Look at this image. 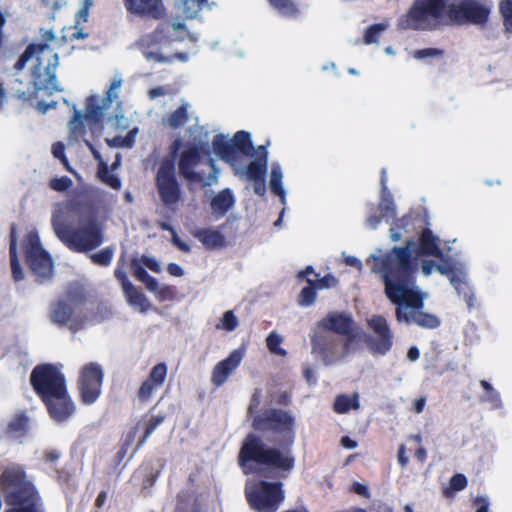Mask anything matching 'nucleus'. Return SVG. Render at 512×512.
I'll return each instance as SVG.
<instances>
[{
    "label": "nucleus",
    "mask_w": 512,
    "mask_h": 512,
    "mask_svg": "<svg viewBox=\"0 0 512 512\" xmlns=\"http://www.w3.org/2000/svg\"><path fill=\"white\" fill-rule=\"evenodd\" d=\"M413 241L405 247H393L384 255H371V271L379 274L384 283V293L396 305L395 317L399 323L416 324L426 329L440 326V319L431 313L423 312L425 294L416 287L419 268L417 259L411 256Z\"/></svg>",
    "instance_id": "f257e3e1"
},
{
    "label": "nucleus",
    "mask_w": 512,
    "mask_h": 512,
    "mask_svg": "<svg viewBox=\"0 0 512 512\" xmlns=\"http://www.w3.org/2000/svg\"><path fill=\"white\" fill-rule=\"evenodd\" d=\"M252 428L264 435L281 436L280 446L283 449L270 447L260 435L248 433L241 443L237 459L243 473L271 478V472L275 471L280 477H287L295 466V457L290 449L295 439L294 416L283 409L269 408L253 417Z\"/></svg>",
    "instance_id": "f03ea898"
},
{
    "label": "nucleus",
    "mask_w": 512,
    "mask_h": 512,
    "mask_svg": "<svg viewBox=\"0 0 512 512\" xmlns=\"http://www.w3.org/2000/svg\"><path fill=\"white\" fill-rule=\"evenodd\" d=\"M33 57L37 61L31 71L33 80L24 82L16 78L10 88L12 96L21 102L36 99L41 90H46L49 95L63 91L56 79L59 56L47 44H29L14 64V69L21 71Z\"/></svg>",
    "instance_id": "7ed1b4c3"
},
{
    "label": "nucleus",
    "mask_w": 512,
    "mask_h": 512,
    "mask_svg": "<svg viewBox=\"0 0 512 512\" xmlns=\"http://www.w3.org/2000/svg\"><path fill=\"white\" fill-rule=\"evenodd\" d=\"M51 224L57 238L73 252L87 253L104 242V226L94 216L81 221L77 228H72L61 214L54 213Z\"/></svg>",
    "instance_id": "20e7f679"
},
{
    "label": "nucleus",
    "mask_w": 512,
    "mask_h": 512,
    "mask_svg": "<svg viewBox=\"0 0 512 512\" xmlns=\"http://www.w3.org/2000/svg\"><path fill=\"white\" fill-rule=\"evenodd\" d=\"M178 173L189 185L207 188L218 182L220 170L204 144H189L179 154Z\"/></svg>",
    "instance_id": "39448f33"
},
{
    "label": "nucleus",
    "mask_w": 512,
    "mask_h": 512,
    "mask_svg": "<svg viewBox=\"0 0 512 512\" xmlns=\"http://www.w3.org/2000/svg\"><path fill=\"white\" fill-rule=\"evenodd\" d=\"M87 299L83 286L77 283L70 284L64 297L51 303L49 309L51 322L59 327H67L72 333L82 330L88 321V315L84 309Z\"/></svg>",
    "instance_id": "423d86ee"
},
{
    "label": "nucleus",
    "mask_w": 512,
    "mask_h": 512,
    "mask_svg": "<svg viewBox=\"0 0 512 512\" xmlns=\"http://www.w3.org/2000/svg\"><path fill=\"white\" fill-rule=\"evenodd\" d=\"M182 147V140L175 139L169 147V156L164 157L155 174V186L159 198L167 208H174L182 198L181 185L177 179L175 158Z\"/></svg>",
    "instance_id": "0eeeda50"
},
{
    "label": "nucleus",
    "mask_w": 512,
    "mask_h": 512,
    "mask_svg": "<svg viewBox=\"0 0 512 512\" xmlns=\"http://www.w3.org/2000/svg\"><path fill=\"white\" fill-rule=\"evenodd\" d=\"M445 0H415L397 22L400 30H433L436 22L446 16Z\"/></svg>",
    "instance_id": "6e6552de"
},
{
    "label": "nucleus",
    "mask_w": 512,
    "mask_h": 512,
    "mask_svg": "<svg viewBox=\"0 0 512 512\" xmlns=\"http://www.w3.org/2000/svg\"><path fill=\"white\" fill-rule=\"evenodd\" d=\"M0 490L6 504H16L17 500H29L38 494L33 483L28 480L24 467L20 464L7 465L0 474Z\"/></svg>",
    "instance_id": "1a4fd4ad"
},
{
    "label": "nucleus",
    "mask_w": 512,
    "mask_h": 512,
    "mask_svg": "<svg viewBox=\"0 0 512 512\" xmlns=\"http://www.w3.org/2000/svg\"><path fill=\"white\" fill-rule=\"evenodd\" d=\"M25 262L36 277V282L44 283L53 277V260L41 245L37 232L27 233L23 239Z\"/></svg>",
    "instance_id": "9d476101"
},
{
    "label": "nucleus",
    "mask_w": 512,
    "mask_h": 512,
    "mask_svg": "<svg viewBox=\"0 0 512 512\" xmlns=\"http://www.w3.org/2000/svg\"><path fill=\"white\" fill-rule=\"evenodd\" d=\"M246 498L257 512H276L285 499L283 483L258 480L246 490Z\"/></svg>",
    "instance_id": "9b49d317"
},
{
    "label": "nucleus",
    "mask_w": 512,
    "mask_h": 512,
    "mask_svg": "<svg viewBox=\"0 0 512 512\" xmlns=\"http://www.w3.org/2000/svg\"><path fill=\"white\" fill-rule=\"evenodd\" d=\"M30 384L40 400L67 389L65 375L56 365L51 363L36 365L30 374Z\"/></svg>",
    "instance_id": "f8f14e48"
},
{
    "label": "nucleus",
    "mask_w": 512,
    "mask_h": 512,
    "mask_svg": "<svg viewBox=\"0 0 512 512\" xmlns=\"http://www.w3.org/2000/svg\"><path fill=\"white\" fill-rule=\"evenodd\" d=\"M212 148L214 153L226 163L235 165L241 156H253L254 146L249 132L237 131L230 140L223 134L213 137Z\"/></svg>",
    "instance_id": "ddd939ff"
},
{
    "label": "nucleus",
    "mask_w": 512,
    "mask_h": 512,
    "mask_svg": "<svg viewBox=\"0 0 512 512\" xmlns=\"http://www.w3.org/2000/svg\"><path fill=\"white\" fill-rule=\"evenodd\" d=\"M490 9L477 0H461L448 4L446 16L454 24H484L488 21Z\"/></svg>",
    "instance_id": "4468645a"
},
{
    "label": "nucleus",
    "mask_w": 512,
    "mask_h": 512,
    "mask_svg": "<svg viewBox=\"0 0 512 512\" xmlns=\"http://www.w3.org/2000/svg\"><path fill=\"white\" fill-rule=\"evenodd\" d=\"M103 370L97 363L90 362L83 366L78 379L80 401L91 405L99 398L103 383Z\"/></svg>",
    "instance_id": "2eb2a0df"
},
{
    "label": "nucleus",
    "mask_w": 512,
    "mask_h": 512,
    "mask_svg": "<svg viewBox=\"0 0 512 512\" xmlns=\"http://www.w3.org/2000/svg\"><path fill=\"white\" fill-rule=\"evenodd\" d=\"M367 325L375 334L366 338L370 352L374 355L387 354L393 346L394 334L386 318L382 315H373L367 320Z\"/></svg>",
    "instance_id": "dca6fc26"
},
{
    "label": "nucleus",
    "mask_w": 512,
    "mask_h": 512,
    "mask_svg": "<svg viewBox=\"0 0 512 512\" xmlns=\"http://www.w3.org/2000/svg\"><path fill=\"white\" fill-rule=\"evenodd\" d=\"M186 19H179L178 17H171L161 22L154 30L152 37L158 42H182L189 39L191 42H196L197 37L190 33L185 21Z\"/></svg>",
    "instance_id": "f3484780"
},
{
    "label": "nucleus",
    "mask_w": 512,
    "mask_h": 512,
    "mask_svg": "<svg viewBox=\"0 0 512 512\" xmlns=\"http://www.w3.org/2000/svg\"><path fill=\"white\" fill-rule=\"evenodd\" d=\"M41 401L49 417L56 423L67 422L76 412V405L68 388Z\"/></svg>",
    "instance_id": "a211bd4d"
},
{
    "label": "nucleus",
    "mask_w": 512,
    "mask_h": 512,
    "mask_svg": "<svg viewBox=\"0 0 512 512\" xmlns=\"http://www.w3.org/2000/svg\"><path fill=\"white\" fill-rule=\"evenodd\" d=\"M114 276L120 282L129 305L138 308L142 313L147 312L151 307L149 300L145 294L129 280L126 271L120 266V263H118L114 270Z\"/></svg>",
    "instance_id": "6ab92c4d"
},
{
    "label": "nucleus",
    "mask_w": 512,
    "mask_h": 512,
    "mask_svg": "<svg viewBox=\"0 0 512 512\" xmlns=\"http://www.w3.org/2000/svg\"><path fill=\"white\" fill-rule=\"evenodd\" d=\"M114 276L120 282L129 305L138 308L142 313L147 312L151 307L149 300L145 294L129 280L126 271L120 266V263H118L114 270Z\"/></svg>",
    "instance_id": "aec40b11"
},
{
    "label": "nucleus",
    "mask_w": 512,
    "mask_h": 512,
    "mask_svg": "<svg viewBox=\"0 0 512 512\" xmlns=\"http://www.w3.org/2000/svg\"><path fill=\"white\" fill-rule=\"evenodd\" d=\"M244 353L240 349L233 350L228 357L219 361L212 369L211 383L219 388L228 380L241 364Z\"/></svg>",
    "instance_id": "412c9836"
},
{
    "label": "nucleus",
    "mask_w": 512,
    "mask_h": 512,
    "mask_svg": "<svg viewBox=\"0 0 512 512\" xmlns=\"http://www.w3.org/2000/svg\"><path fill=\"white\" fill-rule=\"evenodd\" d=\"M167 365L164 362L156 364L149 372L148 377L140 385L137 396L140 402L146 403L153 393L165 382L167 377Z\"/></svg>",
    "instance_id": "4be33fe9"
},
{
    "label": "nucleus",
    "mask_w": 512,
    "mask_h": 512,
    "mask_svg": "<svg viewBox=\"0 0 512 512\" xmlns=\"http://www.w3.org/2000/svg\"><path fill=\"white\" fill-rule=\"evenodd\" d=\"M409 241H414L413 239H409ZM408 242V240L406 241ZM407 243L403 247H405ZM415 246V242L411 247V256L418 260V256H433L436 258L442 259L444 257L443 251L440 248V239L433 234L432 230L429 228H424L420 233L418 239V246L415 250V256H413V248Z\"/></svg>",
    "instance_id": "5701e85b"
},
{
    "label": "nucleus",
    "mask_w": 512,
    "mask_h": 512,
    "mask_svg": "<svg viewBox=\"0 0 512 512\" xmlns=\"http://www.w3.org/2000/svg\"><path fill=\"white\" fill-rule=\"evenodd\" d=\"M124 6L130 14L161 19L165 14L162 0H123Z\"/></svg>",
    "instance_id": "b1692460"
},
{
    "label": "nucleus",
    "mask_w": 512,
    "mask_h": 512,
    "mask_svg": "<svg viewBox=\"0 0 512 512\" xmlns=\"http://www.w3.org/2000/svg\"><path fill=\"white\" fill-rule=\"evenodd\" d=\"M268 164L265 163L264 158L252 160L244 169L240 171L242 176L249 181L253 182L255 194L264 196L266 193V174Z\"/></svg>",
    "instance_id": "393cba45"
},
{
    "label": "nucleus",
    "mask_w": 512,
    "mask_h": 512,
    "mask_svg": "<svg viewBox=\"0 0 512 512\" xmlns=\"http://www.w3.org/2000/svg\"><path fill=\"white\" fill-rule=\"evenodd\" d=\"M319 325L326 331L348 336L353 331L354 321L352 317L346 313L331 312Z\"/></svg>",
    "instance_id": "a878e982"
},
{
    "label": "nucleus",
    "mask_w": 512,
    "mask_h": 512,
    "mask_svg": "<svg viewBox=\"0 0 512 512\" xmlns=\"http://www.w3.org/2000/svg\"><path fill=\"white\" fill-rule=\"evenodd\" d=\"M327 332L315 333L311 338L313 352L321 355L324 359L333 356L337 350V339Z\"/></svg>",
    "instance_id": "bb28decb"
},
{
    "label": "nucleus",
    "mask_w": 512,
    "mask_h": 512,
    "mask_svg": "<svg viewBox=\"0 0 512 512\" xmlns=\"http://www.w3.org/2000/svg\"><path fill=\"white\" fill-rule=\"evenodd\" d=\"M235 205V197L231 189L225 188L214 195L210 201V208L216 217L225 216Z\"/></svg>",
    "instance_id": "cd10ccee"
},
{
    "label": "nucleus",
    "mask_w": 512,
    "mask_h": 512,
    "mask_svg": "<svg viewBox=\"0 0 512 512\" xmlns=\"http://www.w3.org/2000/svg\"><path fill=\"white\" fill-rule=\"evenodd\" d=\"M200 495L192 489L181 490L177 495L176 512H201Z\"/></svg>",
    "instance_id": "c85d7f7f"
},
{
    "label": "nucleus",
    "mask_w": 512,
    "mask_h": 512,
    "mask_svg": "<svg viewBox=\"0 0 512 512\" xmlns=\"http://www.w3.org/2000/svg\"><path fill=\"white\" fill-rule=\"evenodd\" d=\"M9 257L11 272L14 281L19 282L24 279V273L19 262L17 253V227L15 224L11 225L9 234Z\"/></svg>",
    "instance_id": "c756f323"
},
{
    "label": "nucleus",
    "mask_w": 512,
    "mask_h": 512,
    "mask_svg": "<svg viewBox=\"0 0 512 512\" xmlns=\"http://www.w3.org/2000/svg\"><path fill=\"white\" fill-rule=\"evenodd\" d=\"M196 237L207 249H216L226 246L224 235L211 228L200 229L197 231Z\"/></svg>",
    "instance_id": "7c9ffc66"
},
{
    "label": "nucleus",
    "mask_w": 512,
    "mask_h": 512,
    "mask_svg": "<svg viewBox=\"0 0 512 512\" xmlns=\"http://www.w3.org/2000/svg\"><path fill=\"white\" fill-rule=\"evenodd\" d=\"M360 408L359 394L353 393L351 396L347 394H339L333 403V410L337 414H346L350 410H358Z\"/></svg>",
    "instance_id": "2f4dec72"
},
{
    "label": "nucleus",
    "mask_w": 512,
    "mask_h": 512,
    "mask_svg": "<svg viewBox=\"0 0 512 512\" xmlns=\"http://www.w3.org/2000/svg\"><path fill=\"white\" fill-rule=\"evenodd\" d=\"M450 282L458 295L466 302L467 307L469 309L474 308L476 306V297L468 283L457 275H451Z\"/></svg>",
    "instance_id": "473e14b6"
},
{
    "label": "nucleus",
    "mask_w": 512,
    "mask_h": 512,
    "mask_svg": "<svg viewBox=\"0 0 512 512\" xmlns=\"http://www.w3.org/2000/svg\"><path fill=\"white\" fill-rule=\"evenodd\" d=\"M269 5L286 18H297L300 15L298 4L293 0H267Z\"/></svg>",
    "instance_id": "72a5a7b5"
},
{
    "label": "nucleus",
    "mask_w": 512,
    "mask_h": 512,
    "mask_svg": "<svg viewBox=\"0 0 512 512\" xmlns=\"http://www.w3.org/2000/svg\"><path fill=\"white\" fill-rule=\"evenodd\" d=\"M28 417L21 413L15 415L7 424L5 433L14 438L23 437L28 429Z\"/></svg>",
    "instance_id": "f704fd0d"
},
{
    "label": "nucleus",
    "mask_w": 512,
    "mask_h": 512,
    "mask_svg": "<svg viewBox=\"0 0 512 512\" xmlns=\"http://www.w3.org/2000/svg\"><path fill=\"white\" fill-rule=\"evenodd\" d=\"M208 0H179L176 8L181 11L184 19H194L197 17Z\"/></svg>",
    "instance_id": "c9c22d12"
},
{
    "label": "nucleus",
    "mask_w": 512,
    "mask_h": 512,
    "mask_svg": "<svg viewBox=\"0 0 512 512\" xmlns=\"http://www.w3.org/2000/svg\"><path fill=\"white\" fill-rule=\"evenodd\" d=\"M10 508L5 512H41V498L39 493L29 500L19 499L16 504H7Z\"/></svg>",
    "instance_id": "e433bc0d"
},
{
    "label": "nucleus",
    "mask_w": 512,
    "mask_h": 512,
    "mask_svg": "<svg viewBox=\"0 0 512 512\" xmlns=\"http://www.w3.org/2000/svg\"><path fill=\"white\" fill-rule=\"evenodd\" d=\"M187 120V104H182L164 120V123L171 129H178L183 126Z\"/></svg>",
    "instance_id": "4c0bfd02"
},
{
    "label": "nucleus",
    "mask_w": 512,
    "mask_h": 512,
    "mask_svg": "<svg viewBox=\"0 0 512 512\" xmlns=\"http://www.w3.org/2000/svg\"><path fill=\"white\" fill-rule=\"evenodd\" d=\"M97 175L99 179L109 187L115 190L121 188V180L117 175L110 173L109 166L106 162L98 164Z\"/></svg>",
    "instance_id": "58836bf2"
},
{
    "label": "nucleus",
    "mask_w": 512,
    "mask_h": 512,
    "mask_svg": "<svg viewBox=\"0 0 512 512\" xmlns=\"http://www.w3.org/2000/svg\"><path fill=\"white\" fill-rule=\"evenodd\" d=\"M166 419L164 414L152 415L144 424V434L139 439L136 449L142 447L155 429L161 425Z\"/></svg>",
    "instance_id": "ea45409f"
},
{
    "label": "nucleus",
    "mask_w": 512,
    "mask_h": 512,
    "mask_svg": "<svg viewBox=\"0 0 512 512\" xmlns=\"http://www.w3.org/2000/svg\"><path fill=\"white\" fill-rule=\"evenodd\" d=\"M480 385L484 389V395L481 397V400L490 403L493 409L501 408L502 401L499 392L486 380H481Z\"/></svg>",
    "instance_id": "a19ab883"
},
{
    "label": "nucleus",
    "mask_w": 512,
    "mask_h": 512,
    "mask_svg": "<svg viewBox=\"0 0 512 512\" xmlns=\"http://www.w3.org/2000/svg\"><path fill=\"white\" fill-rule=\"evenodd\" d=\"M142 53L144 55V57L148 60V61H153L155 63H166V62H171L174 58H177V59H180L182 61H186L187 60V54L185 53H176L175 55L173 56H164L162 55L159 51H152V50H149V47L147 48H144L142 50Z\"/></svg>",
    "instance_id": "79ce46f5"
},
{
    "label": "nucleus",
    "mask_w": 512,
    "mask_h": 512,
    "mask_svg": "<svg viewBox=\"0 0 512 512\" xmlns=\"http://www.w3.org/2000/svg\"><path fill=\"white\" fill-rule=\"evenodd\" d=\"M114 256V248L107 246L98 252L90 254L91 262L97 266L107 267L112 263Z\"/></svg>",
    "instance_id": "37998d69"
},
{
    "label": "nucleus",
    "mask_w": 512,
    "mask_h": 512,
    "mask_svg": "<svg viewBox=\"0 0 512 512\" xmlns=\"http://www.w3.org/2000/svg\"><path fill=\"white\" fill-rule=\"evenodd\" d=\"M468 485L467 477L462 473H457L450 478L449 487L443 490V495L447 498L453 496L454 492L464 490Z\"/></svg>",
    "instance_id": "c03bdc74"
},
{
    "label": "nucleus",
    "mask_w": 512,
    "mask_h": 512,
    "mask_svg": "<svg viewBox=\"0 0 512 512\" xmlns=\"http://www.w3.org/2000/svg\"><path fill=\"white\" fill-rule=\"evenodd\" d=\"M270 189L271 191L284 198L285 191L282 186V171L279 165L274 164L270 174Z\"/></svg>",
    "instance_id": "a18cd8bd"
},
{
    "label": "nucleus",
    "mask_w": 512,
    "mask_h": 512,
    "mask_svg": "<svg viewBox=\"0 0 512 512\" xmlns=\"http://www.w3.org/2000/svg\"><path fill=\"white\" fill-rule=\"evenodd\" d=\"M102 107L97 103L95 96H90L86 103L85 117L87 120L99 122L102 119Z\"/></svg>",
    "instance_id": "49530a36"
},
{
    "label": "nucleus",
    "mask_w": 512,
    "mask_h": 512,
    "mask_svg": "<svg viewBox=\"0 0 512 512\" xmlns=\"http://www.w3.org/2000/svg\"><path fill=\"white\" fill-rule=\"evenodd\" d=\"M499 11L506 32L512 34V0H502L499 4Z\"/></svg>",
    "instance_id": "de8ad7c7"
},
{
    "label": "nucleus",
    "mask_w": 512,
    "mask_h": 512,
    "mask_svg": "<svg viewBox=\"0 0 512 512\" xmlns=\"http://www.w3.org/2000/svg\"><path fill=\"white\" fill-rule=\"evenodd\" d=\"M411 224V218L403 216L397 219L390 229L392 241H399L402 238V231L408 232V226Z\"/></svg>",
    "instance_id": "09e8293b"
},
{
    "label": "nucleus",
    "mask_w": 512,
    "mask_h": 512,
    "mask_svg": "<svg viewBox=\"0 0 512 512\" xmlns=\"http://www.w3.org/2000/svg\"><path fill=\"white\" fill-rule=\"evenodd\" d=\"M282 341V337L273 331L266 338L267 348L273 354L285 356L287 354L286 350L280 347Z\"/></svg>",
    "instance_id": "8fccbe9b"
},
{
    "label": "nucleus",
    "mask_w": 512,
    "mask_h": 512,
    "mask_svg": "<svg viewBox=\"0 0 512 512\" xmlns=\"http://www.w3.org/2000/svg\"><path fill=\"white\" fill-rule=\"evenodd\" d=\"M308 286L304 287L300 294V303L305 306L313 304L316 300L317 287L313 284L312 279H307Z\"/></svg>",
    "instance_id": "3c124183"
},
{
    "label": "nucleus",
    "mask_w": 512,
    "mask_h": 512,
    "mask_svg": "<svg viewBox=\"0 0 512 512\" xmlns=\"http://www.w3.org/2000/svg\"><path fill=\"white\" fill-rule=\"evenodd\" d=\"M238 326V319L235 316L234 312L232 310L226 311L221 320L220 324H218L216 327L217 329H223L226 331H233Z\"/></svg>",
    "instance_id": "603ef678"
},
{
    "label": "nucleus",
    "mask_w": 512,
    "mask_h": 512,
    "mask_svg": "<svg viewBox=\"0 0 512 512\" xmlns=\"http://www.w3.org/2000/svg\"><path fill=\"white\" fill-rule=\"evenodd\" d=\"M384 26L382 24H373L369 26L364 34V43L372 44L376 43L380 37V33L384 30Z\"/></svg>",
    "instance_id": "864d4df0"
},
{
    "label": "nucleus",
    "mask_w": 512,
    "mask_h": 512,
    "mask_svg": "<svg viewBox=\"0 0 512 512\" xmlns=\"http://www.w3.org/2000/svg\"><path fill=\"white\" fill-rule=\"evenodd\" d=\"M144 264L138 258H133L130 263V269L133 276L143 282L150 275L143 266Z\"/></svg>",
    "instance_id": "5fc2aeb1"
},
{
    "label": "nucleus",
    "mask_w": 512,
    "mask_h": 512,
    "mask_svg": "<svg viewBox=\"0 0 512 512\" xmlns=\"http://www.w3.org/2000/svg\"><path fill=\"white\" fill-rule=\"evenodd\" d=\"M72 180L67 176L54 177L49 181V187L57 192H64L72 186Z\"/></svg>",
    "instance_id": "6e6d98bb"
},
{
    "label": "nucleus",
    "mask_w": 512,
    "mask_h": 512,
    "mask_svg": "<svg viewBox=\"0 0 512 512\" xmlns=\"http://www.w3.org/2000/svg\"><path fill=\"white\" fill-rule=\"evenodd\" d=\"M312 282L317 287L318 290L332 288L338 284L337 278L332 274H327L319 279H312Z\"/></svg>",
    "instance_id": "4d7b16f0"
},
{
    "label": "nucleus",
    "mask_w": 512,
    "mask_h": 512,
    "mask_svg": "<svg viewBox=\"0 0 512 512\" xmlns=\"http://www.w3.org/2000/svg\"><path fill=\"white\" fill-rule=\"evenodd\" d=\"M84 119H86L85 114H82L76 108L74 109V114L72 119L70 120V130L73 133H78L83 130L84 127Z\"/></svg>",
    "instance_id": "13d9d810"
},
{
    "label": "nucleus",
    "mask_w": 512,
    "mask_h": 512,
    "mask_svg": "<svg viewBox=\"0 0 512 512\" xmlns=\"http://www.w3.org/2000/svg\"><path fill=\"white\" fill-rule=\"evenodd\" d=\"M155 296L159 301L173 300L176 297V288L174 286L164 285L159 287Z\"/></svg>",
    "instance_id": "bf43d9fd"
},
{
    "label": "nucleus",
    "mask_w": 512,
    "mask_h": 512,
    "mask_svg": "<svg viewBox=\"0 0 512 512\" xmlns=\"http://www.w3.org/2000/svg\"><path fill=\"white\" fill-rule=\"evenodd\" d=\"M443 50L437 49V48H425V49H419L414 52V57L417 59H425L428 57H437L442 56Z\"/></svg>",
    "instance_id": "052dcab7"
},
{
    "label": "nucleus",
    "mask_w": 512,
    "mask_h": 512,
    "mask_svg": "<svg viewBox=\"0 0 512 512\" xmlns=\"http://www.w3.org/2000/svg\"><path fill=\"white\" fill-rule=\"evenodd\" d=\"M140 260L142 261L144 266L150 269L151 271L155 273H159L161 271L159 263L154 258L143 255Z\"/></svg>",
    "instance_id": "680f3d73"
},
{
    "label": "nucleus",
    "mask_w": 512,
    "mask_h": 512,
    "mask_svg": "<svg viewBox=\"0 0 512 512\" xmlns=\"http://www.w3.org/2000/svg\"><path fill=\"white\" fill-rule=\"evenodd\" d=\"M474 505L477 506L475 512H489V501L483 496H477L474 501Z\"/></svg>",
    "instance_id": "e2e57ef3"
},
{
    "label": "nucleus",
    "mask_w": 512,
    "mask_h": 512,
    "mask_svg": "<svg viewBox=\"0 0 512 512\" xmlns=\"http://www.w3.org/2000/svg\"><path fill=\"white\" fill-rule=\"evenodd\" d=\"M91 6V3H83L82 8L78 11L76 15L77 24H79L80 22H86L88 20L89 9Z\"/></svg>",
    "instance_id": "0e129e2a"
},
{
    "label": "nucleus",
    "mask_w": 512,
    "mask_h": 512,
    "mask_svg": "<svg viewBox=\"0 0 512 512\" xmlns=\"http://www.w3.org/2000/svg\"><path fill=\"white\" fill-rule=\"evenodd\" d=\"M52 154L57 159L64 158L66 156L65 145L62 142H55L52 145Z\"/></svg>",
    "instance_id": "69168bd1"
},
{
    "label": "nucleus",
    "mask_w": 512,
    "mask_h": 512,
    "mask_svg": "<svg viewBox=\"0 0 512 512\" xmlns=\"http://www.w3.org/2000/svg\"><path fill=\"white\" fill-rule=\"evenodd\" d=\"M172 242L182 252L189 253L191 251V247L182 241L176 233L173 234Z\"/></svg>",
    "instance_id": "338daca9"
},
{
    "label": "nucleus",
    "mask_w": 512,
    "mask_h": 512,
    "mask_svg": "<svg viewBox=\"0 0 512 512\" xmlns=\"http://www.w3.org/2000/svg\"><path fill=\"white\" fill-rule=\"evenodd\" d=\"M142 283L145 284V287L150 291V292H153L154 294L157 292V290L159 289V283L157 281V279H155L154 277H152L151 275H149L145 281H143Z\"/></svg>",
    "instance_id": "774afa93"
}]
</instances>
